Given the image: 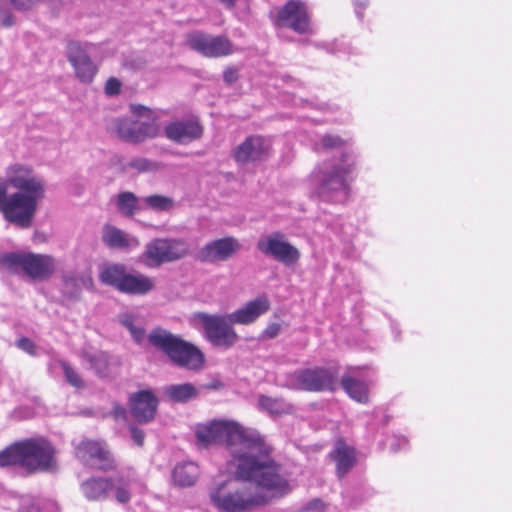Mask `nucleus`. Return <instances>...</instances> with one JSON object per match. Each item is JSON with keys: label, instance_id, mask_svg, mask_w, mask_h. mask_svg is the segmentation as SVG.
<instances>
[{"label": "nucleus", "instance_id": "obj_1", "mask_svg": "<svg viewBox=\"0 0 512 512\" xmlns=\"http://www.w3.org/2000/svg\"><path fill=\"white\" fill-rule=\"evenodd\" d=\"M195 436L204 447L225 445L235 464L237 477L254 480L257 486L269 491L281 494L288 491V482L271 458L270 447L256 431L233 420L214 419L197 424Z\"/></svg>", "mask_w": 512, "mask_h": 512}, {"label": "nucleus", "instance_id": "obj_2", "mask_svg": "<svg viewBox=\"0 0 512 512\" xmlns=\"http://www.w3.org/2000/svg\"><path fill=\"white\" fill-rule=\"evenodd\" d=\"M45 196V182L24 165H11L0 179V212L4 219L20 228H29L39 201Z\"/></svg>", "mask_w": 512, "mask_h": 512}, {"label": "nucleus", "instance_id": "obj_3", "mask_svg": "<svg viewBox=\"0 0 512 512\" xmlns=\"http://www.w3.org/2000/svg\"><path fill=\"white\" fill-rule=\"evenodd\" d=\"M319 149H343L339 159L323 162L312 174L315 190L320 199L327 202H342L349 194L348 175L355 164L352 154L346 148V142L332 134L322 137Z\"/></svg>", "mask_w": 512, "mask_h": 512}, {"label": "nucleus", "instance_id": "obj_4", "mask_svg": "<svg viewBox=\"0 0 512 512\" xmlns=\"http://www.w3.org/2000/svg\"><path fill=\"white\" fill-rule=\"evenodd\" d=\"M247 481L237 477L236 472L234 477L215 480L208 488L211 505L219 512H248L264 505V494L246 484Z\"/></svg>", "mask_w": 512, "mask_h": 512}, {"label": "nucleus", "instance_id": "obj_5", "mask_svg": "<svg viewBox=\"0 0 512 512\" xmlns=\"http://www.w3.org/2000/svg\"><path fill=\"white\" fill-rule=\"evenodd\" d=\"M147 338L153 347L164 352L179 367L197 370L204 363V355L195 345L163 328H154Z\"/></svg>", "mask_w": 512, "mask_h": 512}, {"label": "nucleus", "instance_id": "obj_6", "mask_svg": "<svg viewBox=\"0 0 512 512\" xmlns=\"http://www.w3.org/2000/svg\"><path fill=\"white\" fill-rule=\"evenodd\" d=\"M0 267L13 274H23L32 280L49 279L56 270L55 259L47 254L9 252L0 255Z\"/></svg>", "mask_w": 512, "mask_h": 512}, {"label": "nucleus", "instance_id": "obj_7", "mask_svg": "<svg viewBox=\"0 0 512 512\" xmlns=\"http://www.w3.org/2000/svg\"><path fill=\"white\" fill-rule=\"evenodd\" d=\"M191 321L194 326H201L204 338L215 347L230 349L239 341L229 314L198 312L192 315Z\"/></svg>", "mask_w": 512, "mask_h": 512}, {"label": "nucleus", "instance_id": "obj_8", "mask_svg": "<svg viewBox=\"0 0 512 512\" xmlns=\"http://www.w3.org/2000/svg\"><path fill=\"white\" fill-rule=\"evenodd\" d=\"M130 111L135 117H146L147 120L141 121L132 118H117L112 122V130L124 141L131 143H141L146 139L155 138L159 129L157 125L150 121L152 112L143 105L132 104Z\"/></svg>", "mask_w": 512, "mask_h": 512}, {"label": "nucleus", "instance_id": "obj_9", "mask_svg": "<svg viewBox=\"0 0 512 512\" xmlns=\"http://www.w3.org/2000/svg\"><path fill=\"white\" fill-rule=\"evenodd\" d=\"M188 255L189 245L184 239L155 238L145 245L140 259L147 267L157 268L162 264L178 261Z\"/></svg>", "mask_w": 512, "mask_h": 512}, {"label": "nucleus", "instance_id": "obj_10", "mask_svg": "<svg viewBox=\"0 0 512 512\" xmlns=\"http://www.w3.org/2000/svg\"><path fill=\"white\" fill-rule=\"evenodd\" d=\"M336 384V370L314 367L296 370L290 378L289 387L294 390L321 392L335 390Z\"/></svg>", "mask_w": 512, "mask_h": 512}, {"label": "nucleus", "instance_id": "obj_11", "mask_svg": "<svg viewBox=\"0 0 512 512\" xmlns=\"http://www.w3.org/2000/svg\"><path fill=\"white\" fill-rule=\"evenodd\" d=\"M25 470L29 473L51 470L55 464V450L44 438H30L22 441Z\"/></svg>", "mask_w": 512, "mask_h": 512}, {"label": "nucleus", "instance_id": "obj_12", "mask_svg": "<svg viewBox=\"0 0 512 512\" xmlns=\"http://www.w3.org/2000/svg\"><path fill=\"white\" fill-rule=\"evenodd\" d=\"M257 249L285 266H292L300 259V251L292 245L281 232H273L261 237L257 242Z\"/></svg>", "mask_w": 512, "mask_h": 512}, {"label": "nucleus", "instance_id": "obj_13", "mask_svg": "<svg viewBox=\"0 0 512 512\" xmlns=\"http://www.w3.org/2000/svg\"><path fill=\"white\" fill-rule=\"evenodd\" d=\"M187 45L207 58H221L234 53L232 42L225 36L195 31L187 36Z\"/></svg>", "mask_w": 512, "mask_h": 512}, {"label": "nucleus", "instance_id": "obj_14", "mask_svg": "<svg viewBox=\"0 0 512 512\" xmlns=\"http://www.w3.org/2000/svg\"><path fill=\"white\" fill-rule=\"evenodd\" d=\"M276 24L279 27H287L299 34L309 32V16L306 6L299 0L288 1L277 14Z\"/></svg>", "mask_w": 512, "mask_h": 512}, {"label": "nucleus", "instance_id": "obj_15", "mask_svg": "<svg viewBox=\"0 0 512 512\" xmlns=\"http://www.w3.org/2000/svg\"><path fill=\"white\" fill-rule=\"evenodd\" d=\"M76 456L85 465L95 469L108 470L113 467L111 454L101 441H82L76 447Z\"/></svg>", "mask_w": 512, "mask_h": 512}, {"label": "nucleus", "instance_id": "obj_16", "mask_svg": "<svg viewBox=\"0 0 512 512\" xmlns=\"http://www.w3.org/2000/svg\"><path fill=\"white\" fill-rule=\"evenodd\" d=\"M270 142L262 136H250L233 150L234 160L242 165L268 159Z\"/></svg>", "mask_w": 512, "mask_h": 512}, {"label": "nucleus", "instance_id": "obj_17", "mask_svg": "<svg viewBox=\"0 0 512 512\" xmlns=\"http://www.w3.org/2000/svg\"><path fill=\"white\" fill-rule=\"evenodd\" d=\"M240 243L234 237H224L205 244L196 254L200 262L216 263L230 259L240 250Z\"/></svg>", "mask_w": 512, "mask_h": 512}, {"label": "nucleus", "instance_id": "obj_18", "mask_svg": "<svg viewBox=\"0 0 512 512\" xmlns=\"http://www.w3.org/2000/svg\"><path fill=\"white\" fill-rule=\"evenodd\" d=\"M67 59L75 70L76 77L82 83H91L97 73V67L87 53L86 46L71 41L66 49Z\"/></svg>", "mask_w": 512, "mask_h": 512}, {"label": "nucleus", "instance_id": "obj_19", "mask_svg": "<svg viewBox=\"0 0 512 512\" xmlns=\"http://www.w3.org/2000/svg\"><path fill=\"white\" fill-rule=\"evenodd\" d=\"M164 133L169 140L186 145L201 138L203 128L194 119L176 120L165 126Z\"/></svg>", "mask_w": 512, "mask_h": 512}, {"label": "nucleus", "instance_id": "obj_20", "mask_svg": "<svg viewBox=\"0 0 512 512\" xmlns=\"http://www.w3.org/2000/svg\"><path fill=\"white\" fill-rule=\"evenodd\" d=\"M158 400L151 391L142 390L130 397V409L139 423L151 421L156 413Z\"/></svg>", "mask_w": 512, "mask_h": 512}, {"label": "nucleus", "instance_id": "obj_21", "mask_svg": "<svg viewBox=\"0 0 512 512\" xmlns=\"http://www.w3.org/2000/svg\"><path fill=\"white\" fill-rule=\"evenodd\" d=\"M270 308V302L266 296H259L247 302L243 307L229 313L234 324L248 325L255 322Z\"/></svg>", "mask_w": 512, "mask_h": 512}, {"label": "nucleus", "instance_id": "obj_22", "mask_svg": "<svg viewBox=\"0 0 512 512\" xmlns=\"http://www.w3.org/2000/svg\"><path fill=\"white\" fill-rule=\"evenodd\" d=\"M102 241L110 249L133 250L139 247L140 241L137 237L127 234L111 225H105L102 231Z\"/></svg>", "mask_w": 512, "mask_h": 512}, {"label": "nucleus", "instance_id": "obj_23", "mask_svg": "<svg viewBox=\"0 0 512 512\" xmlns=\"http://www.w3.org/2000/svg\"><path fill=\"white\" fill-rule=\"evenodd\" d=\"M330 456L336 463V472L340 478L346 475L356 463L354 448L341 440L336 442Z\"/></svg>", "mask_w": 512, "mask_h": 512}, {"label": "nucleus", "instance_id": "obj_24", "mask_svg": "<svg viewBox=\"0 0 512 512\" xmlns=\"http://www.w3.org/2000/svg\"><path fill=\"white\" fill-rule=\"evenodd\" d=\"M153 287L154 283L148 276L128 272L117 291L128 295H145L150 292Z\"/></svg>", "mask_w": 512, "mask_h": 512}, {"label": "nucleus", "instance_id": "obj_25", "mask_svg": "<svg viewBox=\"0 0 512 512\" xmlns=\"http://www.w3.org/2000/svg\"><path fill=\"white\" fill-rule=\"evenodd\" d=\"M81 490L89 500H103L112 491L111 478H91L82 483Z\"/></svg>", "mask_w": 512, "mask_h": 512}, {"label": "nucleus", "instance_id": "obj_26", "mask_svg": "<svg viewBox=\"0 0 512 512\" xmlns=\"http://www.w3.org/2000/svg\"><path fill=\"white\" fill-rule=\"evenodd\" d=\"M127 273V268L122 263H105L100 267L99 279L103 284L118 290Z\"/></svg>", "mask_w": 512, "mask_h": 512}, {"label": "nucleus", "instance_id": "obj_27", "mask_svg": "<svg viewBox=\"0 0 512 512\" xmlns=\"http://www.w3.org/2000/svg\"><path fill=\"white\" fill-rule=\"evenodd\" d=\"M197 395L198 390L191 383L167 385L163 388V396L171 402L186 403Z\"/></svg>", "mask_w": 512, "mask_h": 512}, {"label": "nucleus", "instance_id": "obj_28", "mask_svg": "<svg viewBox=\"0 0 512 512\" xmlns=\"http://www.w3.org/2000/svg\"><path fill=\"white\" fill-rule=\"evenodd\" d=\"M118 322L129 331L137 344L144 341L146 335L142 317L132 312H123L118 315Z\"/></svg>", "mask_w": 512, "mask_h": 512}, {"label": "nucleus", "instance_id": "obj_29", "mask_svg": "<svg viewBox=\"0 0 512 512\" xmlns=\"http://www.w3.org/2000/svg\"><path fill=\"white\" fill-rule=\"evenodd\" d=\"M198 476L199 468L194 462L179 463L172 472L174 482L181 487L194 485Z\"/></svg>", "mask_w": 512, "mask_h": 512}, {"label": "nucleus", "instance_id": "obj_30", "mask_svg": "<svg viewBox=\"0 0 512 512\" xmlns=\"http://www.w3.org/2000/svg\"><path fill=\"white\" fill-rule=\"evenodd\" d=\"M258 407L271 416L290 414L294 411V406L284 398H273L266 395L259 396Z\"/></svg>", "mask_w": 512, "mask_h": 512}, {"label": "nucleus", "instance_id": "obj_31", "mask_svg": "<svg viewBox=\"0 0 512 512\" xmlns=\"http://www.w3.org/2000/svg\"><path fill=\"white\" fill-rule=\"evenodd\" d=\"M341 385L345 392L355 401L359 403H367L368 396V385L351 376H344L341 379Z\"/></svg>", "mask_w": 512, "mask_h": 512}, {"label": "nucleus", "instance_id": "obj_32", "mask_svg": "<svg viewBox=\"0 0 512 512\" xmlns=\"http://www.w3.org/2000/svg\"><path fill=\"white\" fill-rule=\"evenodd\" d=\"M20 466L25 469L22 441L15 442L0 451V467Z\"/></svg>", "mask_w": 512, "mask_h": 512}, {"label": "nucleus", "instance_id": "obj_33", "mask_svg": "<svg viewBox=\"0 0 512 512\" xmlns=\"http://www.w3.org/2000/svg\"><path fill=\"white\" fill-rule=\"evenodd\" d=\"M141 201H142V199L138 198L132 192H128V191L121 192L117 196L118 211L126 217H132L137 212L142 210V207L140 204Z\"/></svg>", "mask_w": 512, "mask_h": 512}, {"label": "nucleus", "instance_id": "obj_34", "mask_svg": "<svg viewBox=\"0 0 512 512\" xmlns=\"http://www.w3.org/2000/svg\"><path fill=\"white\" fill-rule=\"evenodd\" d=\"M83 359L89 364V368L99 377L108 376L109 372V357L107 353L97 351L94 353H83Z\"/></svg>", "mask_w": 512, "mask_h": 512}, {"label": "nucleus", "instance_id": "obj_35", "mask_svg": "<svg viewBox=\"0 0 512 512\" xmlns=\"http://www.w3.org/2000/svg\"><path fill=\"white\" fill-rule=\"evenodd\" d=\"M148 208L157 212H168L175 206L173 198L164 195H149L142 198Z\"/></svg>", "mask_w": 512, "mask_h": 512}, {"label": "nucleus", "instance_id": "obj_36", "mask_svg": "<svg viewBox=\"0 0 512 512\" xmlns=\"http://www.w3.org/2000/svg\"><path fill=\"white\" fill-rule=\"evenodd\" d=\"M85 278L76 275H67L63 278V293L70 300H76L81 294V284Z\"/></svg>", "mask_w": 512, "mask_h": 512}, {"label": "nucleus", "instance_id": "obj_37", "mask_svg": "<svg viewBox=\"0 0 512 512\" xmlns=\"http://www.w3.org/2000/svg\"><path fill=\"white\" fill-rule=\"evenodd\" d=\"M112 490L115 491V498L119 503H127L131 498L132 480L124 477L111 478Z\"/></svg>", "mask_w": 512, "mask_h": 512}, {"label": "nucleus", "instance_id": "obj_38", "mask_svg": "<svg viewBox=\"0 0 512 512\" xmlns=\"http://www.w3.org/2000/svg\"><path fill=\"white\" fill-rule=\"evenodd\" d=\"M159 168V163L143 157L133 158L125 164V169H133L139 173L154 172Z\"/></svg>", "mask_w": 512, "mask_h": 512}, {"label": "nucleus", "instance_id": "obj_39", "mask_svg": "<svg viewBox=\"0 0 512 512\" xmlns=\"http://www.w3.org/2000/svg\"><path fill=\"white\" fill-rule=\"evenodd\" d=\"M61 367L65 376L66 381L75 388H84L85 382L80 374L67 362H61Z\"/></svg>", "mask_w": 512, "mask_h": 512}, {"label": "nucleus", "instance_id": "obj_40", "mask_svg": "<svg viewBox=\"0 0 512 512\" xmlns=\"http://www.w3.org/2000/svg\"><path fill=\"white\" fill-rule=\"evenodd\" d=\"M121 82L115 77H111L107 80L105 84V94L108 96H115L118 95L121 91Z\"/></svg>", "mask_w": 512, "mask_h": 512}, {"label": "nucleus", "instance_id": "obj_41", "mask_svg": "<svg viewBox=\"0 0 512 512\" xmlns=\"http://www.w3.org/2000/svg\"><path fill=\"white\" fill-rule=\"evenodd\" d=\"M281 330V325L278 323L269 324L266 329L263 331V337L272 339L275 338Z\"/></svg>", "mask_w": 512, "mask_h": 512}, {"label": "nucleus", "instance_id": "obj_42", "mask_svg": "<svg viewBox=\"0 0 512 512\" xmlns=\"http://www.w3.org/2000/svg\"><path fill=\"white\" fill-rule=\"evenodd\" d=\"M17 345L20 349L26 351L27 353L34 354L35 345L30 339L23 337L18 340Z\"/></svg>", "mask_w": 512, "mask_h": 512}, {"label": "nucleus", "instance_id": "obj_43", "mask_svg": "<svg viewBox=\"0 0 512 512\" xmlns=\"http://www.w3.org/2000/svg\"><path fill=\"white\" fill-rule=\"evenodd\" d=\"M324 509V504L320 499H312L309 501L302 509L304 511H322Z\"/></svg>", "mask_w": 512, "mask_h": 512}, {"label": "nucleus", "instance_id": "obj_44", "mask_svg": "<svg viewBox=\"0 0 512 512\" xmlns=\"http://www.w3.org/2000/svg\"><path fill=\"white\" fill-rule=\"evenodd\" d=\"M131 438L138 445L142 446L144 442V432L135 426L130 427Z\"/></svg>", "mask_w": 512, "mask_h": 512}, {"label": "nucleus", "instance_id": "obj_45", "mask_svg": "<svg viewBox=\"0 0 512 512\" xmlns=\"http://www.w3.org/2000/svg\"><path fill=\"white\" fill-rule=\"evenodd\" d=\"M223 79L226 83L232 84L238 79V71L235 68L229 67L223 72Z\"/></svg>", "mask_w": 512, "mask_h": 512}, {"label": "nucleus", "instance_id": "obj_46", "mask_svg": "<svg viewBox=\"0 0 512 512\" xmlns=\"http://www.w3.org/2000/svg\"><path fill=\"white\" fill-rule=\"evenodd\" d=\"M9 1L16 9H19V10L29 9L34 2V0H9Z\"/></svg>", "mask_w": 512, "mask_h": 512}, {"label": "nucleus", "instance_id": "obj_47", "mask_svg": "<svg viewBox=\"0 0 512 512\" xmlns=\"http://www.w3.org/2000/svg\"><path fill=\"white\" fill-rule=\"evenodd\" d=\"M394 441L396 443L392 442L390 444L391 450L394 452L399 451L401 449V447L404 448L407 445V440L405 438H395Z\"/></svg>", "mask_w": 512, "mask_h": 512}, {"label": "nucleus", "instance_id": "obj_48", "mask_svg": "<svg viewBox=\"0 0 512 512\" xmlns=\"http://www.w3.org/2000/svg\"><path fill=\"white\" fill-rule=\"evenodd\" d=\"M367 0H355V12L359 18H362L363 10L367 6Z\"/></svg>", "mask_w": 512, "mask_h": 512}, {"label": "nucleus", "instance_id": "obj_49", "mask_svg": "<svg viewBox=\"0 0 512 512\" xmlns=\"http://www.w3.org/2000/svg\"><path fill=\"white\" fill-rule=\"evenodd\" d=\"M126 414V410L123 407L116 406L114 408V415L116 418L124 417Z\"/></svg>", "mask_w": 512, "mask_h": 512}, {"label": "nucleus", "instance_id": "obj_50", "mask_svg": "<svg viewBox=\"0 0 512 512\" xmlns=\"http://www.w3.org/2000/svg\"><path fill=\"white\" fill-rule=\"evenodd\" d=\"M3 25L6 26V27L11 26L12 25L11 17L8 16V17L4 18L3 19Z\"/></svg>", "mask_w": 512, "mask_h": 512}, {"label": "nucleus", "instance_id": "obj_51", "mask_svg": "<svg viewBox=\"0 0 512 512\" xmlns=\"http://www.w3.org/2000/svg\"><path fill=\"white\" fill-rule=\"evenodd\" d=\"M223 2H227L228 4L232 5L234 0H222Z\"/></svg>", "mask_w": 512, "mask_h": 512}]
</instances>
